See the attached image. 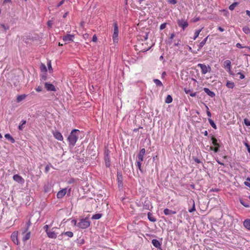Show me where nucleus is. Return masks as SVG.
I'll return each instance as SVG.
<instances>
[{"label":"nucleus","mask_w":250,"mask_h":250,"mask_svg":"<svg viewBox=\"0 0 250 250\" xmlns=\"http://www.w3.org/2000/svg\"><path fill=\"white\" fill-rule=\"evenodd\" d=\"M147 34H146L143 37H140V39L138 38L136 44L134 45L135 49L140 52H145L149 50L151 46L148 45L147 42Z\"/></svg>","instance_id":"f257e3e1"},{"label":"nucleus","mask_w":250,"mask_h":250,"mask_svg":"<svg viewBox=\"0 0 250 250\" xmlns=\"http://www.w3.org/2000/svg\"><path fill=\"white\" fill-rule=\"evenodd\" d=\"M80 132V130L77 129H73L71 131L67 138L69 145L72 146H74L75 145L79 138Z\"/></svg>","instance_id":"f03ea898"},{"label":"nucleus","mask_w":250,"mask_h":250,"mask_svg":"<svg viewBox=\"0 0 250 250\" xmlns=\"http://www.w3.org/2000/svg\"><path fill=\"white\" fill-rule=\"evenodd\" d=\"M90 222L89 221L87 218L82 219L80 220V222L78 223L77 227L81 229H85L88 228L90 226Z\"/></svg>","instance_id":"7ed1b4c3"},{"label":"nucleus","mask_w":250,"mask_h":250,"mask_svg":"<svg viewBox=\"0 0 250 250\" xmlns=\"http://www.w3.org/2000/svg\"><path fill=\"white\" fill-rule=\"evenodd\" d=\"M114 26V29H113V33L112 35V40L113 42L114 43H116L118 42L119 41V38H118V35H119V29L118 26L117 25V23L116 22H115L113 24Z\"/></svg>","instance_id":"20e7f679"},{"label":"nucleus","mask_w":250,"mask_h":250,"mask_svg":"<svg viewBox=\"0 0 250 250\" xmlns=\"http://www.w3.org/2000/svg\"><path fill=\"white\" fill-rule=\"evenodd\" d=\"M197 66L201 68L202 74H206L208 72L211 70V67L209 65L207 66L205 64L199 63Z\"/></svg>","instance_id":"39448f33"},{"label":"nucleus","mask_w":250,"mask_h":250,"mask_svg":"<svg viewBox=\"0 0 250 250\" xmlns=\"http://www.w3.org/2000/svg\"><path fill=\"white\" fill-rule=\"evenodd\" d=\"M144 155L140 154L138 153L136 161V165L138 167V169L142 172L141 168L142 162L144 160Z\"/></svg>","instance_id":"423d86ee"},{"label":"nucleus","mask_w":250,"mask_h":250,"mask_svg":"<svg viewBox=\"0 0 250 250\" xmlns=\"http://www.w3.org/2000/svg\"><path fill=\"white\" fill-rule=\"evenodd\" d=\"M224 67L227 70L230 75H232L233 73L231 69V62L229 60H226L224 62Z\"/></svg>","instance_id":"0eeeda50"},{"label":"nucleus","mask_w":250,"mask_h":250,"mask_svg":"<svg viewBox=\"0 0 250 250\" xmlns=\"http://www.w3.org/2000/svg\"><path fill=\"white\" fill-rule=\"evenodd\" d=\"M56 228H53L49 231H47L46 234L49 238L53 239L56 238L57 237L58 233L56 232Z\"/></svg>","instance_id":"6e6552de"},{"label":"nucleus","mask_w":250,"mask_h":250,"mask_svg":"<svg viewBox=\"0 0 250 250\" xmlns=\"http://www.w3.org/2000/svg\"><path fill=\"white\" fill-rule=\"evenodd\" d=\"M27 230L28 228H25L22 233L23 235V237L22 239L24 242H26L28 239H29L31 236V232L30 231L27 232Z\"/></svg>","instance_id":"1a4fd4ad"},{"label":"nucleus","mask_w":250,"mask_h":250,"mask_svg":"<svg viewBox=\"0 0 250 250\" xmlns=\"http://www.w3.org/2000/svg\"><path fill=\"white\" fill-rule=\"evenodd\" d=\"M177 23L179 26L181 27L183 30H185L188 25L187 21L184 19L178 20Z\"/></svg>","instance_id":"9d476101"},{"label":"nucleus","mask_w":250,"mask_h":250,"mask_svg":"<svg viewBox=\"0 0 250 250\" xmlns=\"http://www.w3.org/2000/svg\"><path fill=\"white\" fill-rule=\"evenodd\" d=\"M44 87L48 91H56V88L55 86L52 83L46 82L44 83Z\"/></svg>","instance_id":"9b49d317"},{"label":"nucleus","mask_w":250,"mask_h":250,"mask_svg":"<svg viewBox=\"0 0 250 250\" xmlns=\"http://www.w3.org/2000/svg\"><path fill=\"white\" fill-rule=\"evenodd\" d=\"M18 231H14L11 235V238L13 242L16 245L19 244V241H18Z\"/></svg>","instance_id":"f8f14e48"},{"label":"nucleus","mask_w":250,"mask_h":250,"mask_svg":"<svg viewBox=\"0 0 250 250\" xmlns=\"http://www.w3.org/2000/svg\"><path fill=\"white\" fill-rule=\"evenodd\" d=\"M13 180L20 184H22L24 182L23 178L18 174H16L13 176Z\"/></svg>","instance_id":"ddd939ff"},{"label":"nucleus","mask_w":250,"mask_h":250,"mask_svg":"<svg viewBox=\"0 0 250 250\" xmlns=\"http://www.w3.org/2000/svg\"><path fill=\"white\" fill-rule=\"evenodd\" d=\"M67 192V189L66 188H63L59 191L57 194V197L59 199L62 198L66 193Z\"/></svg>","instance_id":"4468645a"},{"label":"nucleus","mask_w":250,"mask_h":250,"mask_svg":"<svg viewBox=\"0 0 250 250\" xmlns=\"http://www.w3.org/2000/svg\"><path fill=\"white\" fill-rule=\"evenodd\" d=\"M53 135L54 137L59 141H62L63 139L62 135L58 131H56L54 132Z\"/></svg>","instance_id":"2eb2a0df"},{"label":"nucleus","mask_w":250,"mask_h":250,"mask_svg":"<svg viewBox=\"0 0 250 250\" xmlns=\"http://www.w3.org/2000/svg\"><path fill=\"white\" fill-rule=\"evenodd\" d=\"M152 244L155 248L159 249H161V244L158 240L153 239L152 240Z\"/></svg>","instance_id":"dca6fc26"},{"label":"nucleus","mask_w":250,"mask_h":250,"mask_svg":"<svg viewBox=\"0 0 250 250\" xmlns=\"http://www.w3.org/2000/svg\"><path fill=\"white\" fill-rule=\"evenodd\" d=\"M204 91L208 95L209 97H210L211 98H213V97H215V93L213 92L210 91L208 88H204Z\"/></svg>","instance_id":"f3484780"},{"label":"nucleus","mask_w":250,"mask_h":250,"mask_svg":"<svg viewBox=\"0 0 250 250\" xmlns=\"http://www.w3.org/2000/svg\"><path fill=\"white\" fill-rule=\"evenodd\" d=\"M164 213L166 215H171L172 214H175L176 213V212L175 211H173L172 210H170L168 208H165L164 210Z\"/></svg>","instance_id":"a211bd4d"},{"label":"nucleus","mask_w":250,"mask_h":250,"mask_svg":"<svg viewBox=\"0 0 250 250\" xmlns=\"http://www.w3.org/2000/svg\"><path fill=\"white\" fill-rule=\"evenodd\" d=\"M243 225L245 228L250 231V219H245L243 222Z\"/></svg>","instance_id":"6ab92c4d"},{"label":"nucleus","mask_w":250,"mask_h":250,"mask_svg":"<svg viewBox=\"0 0 250 250\" xmlns=\"http://www.w3.org/2000/svg\"><path fill=\"white\" fill-rule=\"evenodd\" d=\"M74 38V36L72 35H66V36H64L63 37V40L64 41L67 42V41H73Z\"/></svg>","instance_id":"aec40b11"},{"label":"nucleus","mask_w":250,"mask_h":250,"mask_svg":"<svg viewBox=\"0 0 250 250\" xmlns=\"http://www.w3.org/2000/svg\"><path fill=\"white\" fill-rule=\"evenodd\" d=\"M105 164L106 167H109L110 166V161L109 156L108 154H106L104 157Z\"/></svg>","instance_id":"412c9836"},{"label":"nucleus","mask_w":250,"mask_h":250,"mask_svg":"<svg viewBox=\"0 0 250 250\" xmlns=\"http://www.w3.org/2000/svg\"><path fill=\"white\" fill-rule=\"evenodd\" d=\"M26 97H27V95L25 94L18 95L17 97V103L21 102V101H22V100L25 99Z\"/></svg>","instance_id":"4be33fe9"},{"label":"nucleus","mask_w":250,"mask_h":250,"mask_svg":"<svg viewBox=\"0 0 250 250\" xmlns=\"http://www.w3.org/2000/svg\"><path fill=\"white\" fill-rule=\"evenodd\" d=\"M208 36L207 37L201 42H200V43L199 44V49H198V50H200L203 47V46L206 44V43L208 40Z\"/></svg>","instance_id":"5701e85b"},{"label":"nucleus","mask_w":250,"mask_h":250,"mask_svg":"<svg viewBox=\"0 0 250 250\" xmlns=\"http://www.w3.org/2000/svg\"><path fill=\"white\" fill-rule=\"evenodd\" d=\"M185 92L186 94H189L192 97H195L197 95L196 92H192L190 89H185Z\"/></svg>","instance_id":"b1692460"},{"label":"nucleus","mask_w":250,"mask_h":250,"mask_svg":"<svg viewBox=\"0 0 250 250\" xmlns=\"http://www.w3.org/2000/svg\"><path fill=\"white\" fill-rule=\"evenodd\" d=\"M147 217H148V220L151 221V222H155L156 221V219L155 218V217L153 216L152 214L149 212L148 213H147Z\"/></svg>","instance_id":"393cba45"},{"label":"nucleus","mask_w":250,"mask_h":250,"mask_svg":"<svg viewBox=\"0 0 250 250\" xmlns=\"http://www.w3.org/2000/svg\"><path fill=\"white\" fill-rule=\"evenodd\" d=\"M4 137L7 140L10 141L11 143H15V140L9 134H6Z\"/></svg>","instance_id":"a878e982"},{"label":"nucleus","mask_w":250,"mask_h":250,"mask_svg":"<svg viewBox=\"0 0 250 250\" xmlns=\"http://www.w3.org/2000/svg\"><path fill=\"white\" fill-rule=\"evenodd\" d=\"M203 28H202L201 29H198V30H196L194 33V36L193 38V39L194 40H195L199 36L200 32L202 31V29H203Z\"/></svg>","instance_id":"bb28decb"},{"label":"nucleus","mask_w":250,"mask_h":250,"mask_svg":"<svg viewBox=\"0 0 250 250\" xmlns=\"http://www.w3.org/2000/svg\"><path fill=\"white\" fill-rule=\"evenodd\" d=\"M26 123V121L25 120H22L18 128L20 130H22L23 129V125H25Z\"/></svg>","instance_id":"cd10ccee"},{"label":"nucleus","mask_w":250,"mask_h":250,"mask_svg":"<svg viewBox=\"0 0 250 250\" xmlns=\"http://www.w3.org/2000/svg\"><path fill=\"white\" fill-rule=\"evenodd\" d=\"M226 86L227 87L229 88H233L234 86V83L233 82H230V81H227V83H226Z\"/></svg>","instance_id":"c85d7f7f"},{"label":"nucleus","mask_w":250,"mask_h":250,"mask_svg":"<svg viewBox=\"0 0 250 250\" xmlns=\"http://www.w3.org/2000/svg\"><path fill=\"white\" fill-rule=\"evenodd\" d=\"M208 121L210 125L214 128V129H216L217 128V126L215 124V123L214 122V121L210 118H208Z\"/></svg>","instance_id":"c756f323"},{"label":"nucleus","mask_w":250,"mask_h":250,"mask_svg":"<svg viewBox=\"0 0 250 250\" xmlns=\"http://www.w3.org/2000/svg\"><path fill=\"white\" fill-rule=\"evenodd\" d=\"M211 140H212V143L213 146H216V147L220 146L219 144L217 143V140L216 138H215L214 137H212Z\"/></svg>","instance_id":"7c9ffc66"},{"label":"nucleus","mask_w":250,"mask_h":250,"mask_svg":"<svg viewBox=\"0 0 250 250\" xmlns=\"http://www.w3.org/2000/svg\"><path fill=\"white\" fill-rule=\"evenodd\" d=\"M62 235H64L68 237L71 238L73 236V233L72 231H66L62 233Z\"/></svg>","instance_id":"2f4dec72"},{"label":"nucleus","mask_w":250,"mask_h":250,"mask_svg":"<svg viewBox=\"0 0 250 250\" xmlns=\"http://www.w3.org/2000/svg\"><path fill=\"white\" fill-rule=\"evenodd\" d=\"M172 102V97L170 95H167V98H166V99L165 100V102L167 104H170Z\"/></svg>","instance_id":"473e14b6"},{"label":"nucleus","mask_w":250,"mask_h":250,"mask_svg":"<svg viewBox=\"0 0 250 250\" xmlns=\"http://www.w3.org/2000/svg\"><path fill=\"white\" fill-rule=\"evenodd\" d=\"M190 202L192 204V207L188 209V211L189 212H192L195 210V203L194 200H191Z\"/></svg>","instance_id":"72a5a7b5"},{"label":"nucleus","mask_w":250,"mask_h":250,"mask_svg":"<svg viewBox=\"0 0 250 250\" xmlns=\"http://www.w3.org/2000/svg\"><path fill=\"white\" fill-rule=\"evenodd\" d=\"M238 5V3L237 2H234L233 3H232L229 6V9L230 10H233L235 8V7Z\"/></svg>","instance_id":"f704fd0d"},{"label":"nucleus","mask_w":250,"mask_h":250,"mask_svg":"<svg viewBox=\"0 0 250 250\" xmlns=\"http://www.w3.org/2000/svg\"><path fill=\"white\" fill-rule=\"evenodd\" d=\"M153 81L155 84L158 86H163L162 83L158 79H154Z\"/></svg>","instance_id":"c9c22d12"},{"label":"nucleus","mask_w":250,"mask_h":250,"mask_svg":"<svg viewBox=\"0 0 250 250\" xmlns=\"http://www.w3.org/2000/svg\"><path fill=\"white\" fill-rule=\"evenodd\" d=\"M101 217H102V214H101L97 213V214H94V215H93L92 216V219L98 220V219H100L101 218Z\"/></svg>","instance_id":"e433bc0d"},{"label":"nucleus","mask_w":250,"mask_h":250,"mask_svg":"<svg viewBox=\"0 0 250 250\" xmlns=\"http://www.w3.org/2000/svg\"><path fill=\"white\" fill-rule=\"evenodd\" d=\"M245 186L250 188V178H248L247 181L244 182Z\"/></svg>","instance_id":"4c0bfd02"},{"label":"nucleus","mask_w":250,"mask_h":250,"mask_svg":"<svg viewBox=\"0 0 250 250\" xmlns=\"http://www.w3.org/2000/svg\"><path fill=\"white\" fill-rule=\"evenodd\" d=\"M240 203L244 206L245 207L249 208L250 207V205L247 203L245 202L244 201L240 200Z\"/></svg>","instance_id":"58836bf2"},{"label":"nucleus","mask_w":250,"mask_h":250,"mask_svg":"<svg viewBox=\"0 0 250 250\" xmlns=\"http://www.w3.org/2000/svg\"><path fill=\"white\" fill-rule=\"evenodd\" d=\"M219 147L215 146V147H213L212 146H210V149L211 150H213L215 152H217L219 150Z\"/></svg>","instance_id":"ea45409f"},{"label":"nucleus","mask_w":250,"mask_h":250,"mask_svg":"<svg viewBox=\"0 0 250 250\" xmlns=\"http://www.w3.org/2000/svg\"><path fill=\"white\" fill-rule=\"evenodd\" d=\"M243 31L246 34H249L250 33V29L248 27H244V28H243Z\"/></svg>","instance_id":"a19ab883"},{"label":"nucleus","mask_w":250,"mask_h":250,"mask_svg":"<svg viewBox=\"0 0 250 250\" xmlns=\"http://www.w3.org/2000/svg\"><path fill=\"white\" fill-rule=\"evenodd\" d=\"M0 26L5 30H8L9 29V27L7 25H5L4 24H1Z\"/></svg>","instance_id":"79ce46f5"},{"label":"nucleus","mask_w":250,"mask_h":250,"mask_svg":"<svg viewBox=\"0 0 250 250\" xmlns=\"http://www.w3.org/2000/svg\"><path fill=\"white\" fill-rule=\"evenodd\" d=\"M244 123L247 126H250V120H249L247 119H245Z\"/></svg>","instance_id":"37998d69"},{"label":"nucleus","mask_w":250,"mask_h":250,"mask_svg":"<svg viewBox=\"0 0 250 250\" xmlns=\"http://www.w3.org/2000/svg\"><path fill=\"white\" fill-rule=\"evenodd\" d=\"M166 25H167V23H163L161 24L160 26V29L161 30H162L166 28Z\"/></svg>","instance_id":"c03bdc74"},{"label":"nucleus","mask_w":250,"mask_h":250,"mask_svg":"<svg viewBox=\"0 0 250 250\" xmlns=\"http://www.w3.org/2000/svg\"><path fill=\"white\" fill-rule=\"evenodd\" d=\"M41 69L42 71H47V68H46V66L43 64H42L41 66Z\"/></svg>","instance_id":"a18cd8bd"},{"label":"nucleus","mask_w":250,"mask_h":250,"mask_svg":"<svg viewBox=\"0 0 250 250\" xmlns=\"http://www.w3.org/2000/svg\"><path fill=\"white\" fill-rule=\"evenodd\" d=\"M145 153L146 149L144 148H143L140 150L139 154L145 155Z\"/></svg>","instance_id":"49530a36"},{"label":"nucleus","mask_w":250,"mask_h":250,"mask_svg":"<svg viewBox=\"0 0 250 250\" xmlns=\"http://www.w3.org/2000/svg\"><path fill=\"white\" fill-rule=\"evenodd\" d=\"M37 92H41L42 90V87L41 86H38L35 88Z\"/></svg>","instance_id":"de8ad7c7"},{"label":"nucleus","mask_w":250,"mask_h":250,"mask_svg":"<svg viewBox=\"0 0 250 250\" xmlns=\"http://www.w3.org/2000/svg\"><path fill=\"white\" fill-rule=\"evenodd\" d=\"M118 181L119 185L122 184V176L120 175V176H119L118 174Z\"/></svg>","instance_id":"09e8293b"},{"label":"nucleus","mask_w":250,"mask_h":250,"mask_svg":"<svg viewBox=\"0 0 250 250\" xmlns=\"http://www.w3.org/2000/svg\"><path fill=\"white\" fill-rule=\"evenodd\" d=\"M168 3L172 4H175L177 3L176 0H169L168 1Z\"/></svg>","instance_id":"8fccbe9b"},{"label":"nucleus","mask_w":250,"mask_h":250,"mask_svg":"<svg viewBox=\"0 0 250 250\" xmlns=\"http://www.w3.org/2000/svg\"><path fill=\"white\" fill-rule=\"evenodd\" d=\"M43 229L45 230V232L46 233L47 232V231H49L50 229H49V226L47 225H45L44 227H43Z\"/></svg>","instance_id":"3c124183"},{"label":"nucleus","mask_w":250,"mask_h":250,"mask_svg":"<svg viewBox=\"0 0 250 250\" xmlns=\"http://www.w3.org/2000/svg\"><path fill=\"white\" fill-rule=\"evenodd\" d=\"M53 25V21H49L47 22V25L49 27H51Z\"/></svg>","instance_id":"603ef678"},{"label":"nucleus","mask_w":250,"mask_h":250,"mask_svg":"<svg viewBox=\"0 0 250 250\" xmlns=\"http://www.w3.org/2000/svg\"><path fill=\"white\" fill-rule=\"evenodd\" d=\"M65 0H61L57 5V7H59L61 6L62 5L64 2Z\"/></svg>","instance_id":"864d4df0"},{"label":"nucleus","mask_w":250,"mask_h":250,"mask_svg":"<svg viewBox=\"0 0 250 250\" xmlns=\"http://www.w3.org/2000/svg\"><path fill=\"white\" fill-rule=\"evenodd\" d=\"M71 223L76 226H77V225L78 224L77 221L75 219H73L71 220Z\"/></svg>","instance_id":"5fc2aeb1"},{"label":"nucleus","mask_w":250,"mask_h":250,"mask_svg":"<svg viewBox=\"0 0 250 250\" xmlns=\"http://www.w3.org/2000/svg\"><path fill=\"white\" fill-rule=\"evenodd\" d=\"M97 41V38L96 35H93L92 37V41L93 42H96Z\"/></svg>","instance_id":"6e6d98bb"},{"label":"nucleus","mask_w":250,"mask_h":250,"mask_svg":"<svg viewBox=\"0 0 250 250\" xmlns=\"http://www.w3.org/2000/svg\"><path fill=\"white\" fill-rule=\"evenodd\" d=\"M193 160L196 163L198 164L201 163V161L197 158H193Z\"/></svg>","instance_id":"4d7b16f0"},{"label":"nucleus","mask_w":250,"mask_h":250,"mask_svg":"<svg viewBox=\"0 0 250 250\" xmlns=\"http://www.w3.org/2000/svg\"><path fill=\"white\" fill-rule=\"evenodd\" d=\"M207 108L208 109V110L207 111V116L209 117H210L211 116V114L210 112L208 110V106H207Z\"/></svg>","instance_id":"13d9d810"},{"label":"nucleus","mask_w":250,"mask_h":250,"mask_svg":"<svg viewBox=\"0 0 250 250\" xmlns=\"http://www.w3.org/2000/svg\"><path fill=\"white\" fill-rule=\"evenodd\" d=\"M238 74L240 75V79H243L245 78L244 75L242 74L240 72L238 73Z\"/></svg>","instance_id":"bf43d9fd"},{"label":"nucleus","mask_w":250,"mask_h":250,"mask_svg":"<svg viewBox=\"0 0 250 250\" xmlns=\"http://www.w3.org/2000/svg\"><path fill=\"white\" fill-rule=\"evenodd\" d=\"M236 46L239 48H243V47L241 45V44L240 43H237L236 45Z\"/></svg>","instance_id":"052dcab7"},{"label":"nucleus","mask_w":250,"mask_h":250,"mask_svg":"<svg viewBox=\"0 0 250 250\" xmlns=\"http://www.w3.org/2000/svg\"><path fill=\"white\" fill-rule=\"evenodd\" d=\"M245 146L247 147L248 152H250V146L247 143H245Z\"/></svg>","instance_id":"680f3d73"},{"label":"nucleus","mask_w":250,"mask_h":250,"mask_svg":"<svg viewBox=\"0 0 250 250\" xmlns=\"http://www.w3.org/2000/svg\"><path fill=\"white\" fill-rule=\"evenodd\" d=\"M49 169H50V167L49 166H46V167H45V172H47L49 170Z\"/></svg>","instance_id":"e2e57ef3"},{"label":"nucleus","mask_w":250,"mask_h":250,"mask_svg":"<svg viewBox=\"0 0 250 250\" xmlns=\"http://www.w3.org/2000/svg\"><path fill=\"white\" fill-rule=\"evenodd\" d=\"M174 37H175L174 33L171 34L170 36V38H169L170 40H172L174 38Z\"/></svg>","instance_id":"0e129e2a"},{"label":"nucleus","mask_w":250,"mask_h":250,"mask_svg":"<svg viewBox=\"0 0 250 250\" xmlns=\"http://www.w3.org/2000/svg\"><path fill=\"white\" fill-rule=\"evenodd\" d=\"M180 42V40H178L177 42H175V43H174V45L175 46H178V45H179V42Z\"/></svg>","instance_id":"69168bd1"},{"label":"nucleus","mask_w":250,"mask_h":250,"mask_svg":"<svg viewBox=\"0 0 250 250\" xmlns=\"http://www.w3.org/2000/svg\"><path fill=\"white\" fill-rule=\"evenodd\" d=\"M218 29L221 32H223L224 31V28H223L222 27H221L220 26L218 27Z\"/></svg>","instance_id":"338daca9"},{"label":"nucleus","mask_w":250,"mask_h":250,"mask_svg":"<svg viewBox=\"0 0 250 250\" xmlns=\"http://www.w3.org/2000/svg\"><path fill=\"white\" fill-rule=\"evenodd\" d=\"M48 68H49V69H51L52 70V67H51V62H50L49 63H48Z\"/></svg>","instance_id":"774afa93"}]
</instances>
